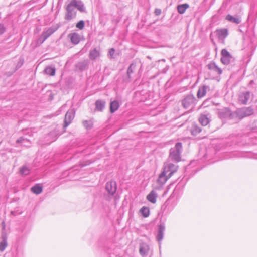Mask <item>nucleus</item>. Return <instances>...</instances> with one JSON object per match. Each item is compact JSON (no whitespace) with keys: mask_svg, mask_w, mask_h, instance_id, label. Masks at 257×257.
I'll return each instance as SVG.
<instances>
[{"mask_svg":"<svg viewBox=\"0 0 257 257\" xmlns=\"http://www.w3.org/2000/svg\"><path fill=\"white\" fill-rule=\"evenodd\" d=\"M76 9L81 12H85L86 9L84 3L80 0H72L66 7L64 18L67 21H71L77 15Z\"/></svg>","mask_w":257,"mask_h":257,"instance_id":"obj_1","label":"nucleus"},{"mask_svg":"<svg viewBox=\"0 0 257 257\" xmlns=\"http://www.w3.org/2000/svg\"><path fill=\"white\" fill-rule=\"evenodd\" d=\"M182 151V143L180 142L176 143L175 146L171 148L170 150L169 158L175 162H179L181 160V154Z\"/></svg>","mask_w":257,"mask_h":257,"instance_id":"obj_2","label":"nucleus"},{"mask_svg":"<svg viewBox=\"0 0 257 257\" xmlns=\"http://www.w3.org/2000/svg\"><path fill=\"white\" fill-rule=\"evenodd\" d=\"M253 113L254 110L251 107H244L237 109L235 111L236 118H238L239 119L249 116Z\"/></svg>","mask_w":257,"mask_h":257,"instance_id":"obj_3","label":"nucleus"},{"mask_svg":"<svg viewBox=\"0 0 257 257\" xmlns=\"http://www.w3.org/2000/svg\"><path fill=\"white\" fill-rule=\"evenodd\" d=\"M197 100L192 94H189L185 96L182 100V105L184 108L187 109L195 105Z\"/></svg>","mask_w":257,"mask_h":257,"instance_id":"obj_4","label":"nucleus"},{"mask_svg":"<svg viewBox=\"0 0 257 257\" xmlns=\"http://www.w3.org/2000/svg\"><path fill=\"white\" fill-rule=\"evenodd\" d=\"M221 61L224 65H228L234 60L233 57L225 49H223L221 50Z\"/></svg>","mask_w":257,"mask_h":257,"instance_id":"obj_5","label":"nucleus"},{"mask_svg":"<svg viewBox=\"0 0 257 257\" xmlns=\"http://www.w3.org/2000/svg\"><path fill=\"white\" fill-rule=\"evenodd\" d=\"M252 95L248 91H242L238 94V101L243 105L247 104Z\"/></svg>","mask_w":257,"mask_h":257,"instance_id":"obj_6","label":"nucleus"},{"mask_svg":"<svg viewBox=\"0 0 257 257\" xmlns=\"http://www.w3.org/2000/svg\"><path fill=\"white\" fill-rule=\"evenodd\" d=\"M178 166L171 163L167 162L164 163L163 171L171 177L173 174L178 170Z\"/></svg>","mask_w":257,"mask_h":257,"instance_id":"obj_7","label":"nucleus"},{"mask_svg":"<svg viewBox=\"0 0 257 257\" xmlns=\"http://www.w3.org/2000/svg\"><path fill=\"white\" fill-rule=\"evenodd\" d=\"M219 116L221 118L232 119L236 118L235 111L232 112L230 109L225 108L219 112Z\"/></svg>","mask_w":257,"mask_h":257,"instance_id":"obj_8","label":"nucleus"},{"mask_svg":"<svg viewBox=\"0 0 257 257\" xmlns=\"http://www.w3.org/2000/svg\"><path fill=\"white\" fill-rule=\"evenodd\" d=\"M105 189L110 195H113L117 190L116 183L114 181H110L106 184Z\"/></svg>","mask_w":257,"mask_h":257,"instance_id":"obj_9","label":"nucleus"},{"mask_svg":"<svg viewBox=\"0 0 257 257\" xmlns=\"http://www.w3.org/2000/svg\"><path fill=\"white\" fill-rule=\"evenodd\" d=\"M74 111L73 109L68 110L65 114L64 127H67L72 122L74 117Z\"/></svg>","mask_w":257,"mask_h":257,"instance_id":"obj_10","label":"nucleus"},{"mask_svg":"<svg viewBox=\"0 0 257 257\" xmlns=\"http://www.w3.org/2000/svg\"><path fill=\"white\" fill-rule=\"evenodd\" d=\"M207 67L211 72L214 73L216 75H220L222 73V69L219 68L216 63L212 61L207 65Z\"/></svg>","mask_w":257,"mask_h":257,"instance_id":"obj_11","label":"nucleus"},{"mask_svg":"<svg viewBox=\"0 0 257 257\" xmlns=\"http://www.w3.org/2000/svg\"><path fill=\"white\" fill-rule=\"evenodd\" d=\"M210 90V87L207 85H203L200 86L198 88L197 93V97L198 98L200 99L206 95V93Z\"/></svg>","mask_w":257,"mask_h":257,"instance_id":"obj_12","label":"nucleus"},{"mask_svg":"<svg viewBox=\"0 0 257 257\" xmlns=\"http://www.w3.org/2000/svg\"><path fill=\"white\" fill-rule=\"evenodd\" d=\"M165 230V226L164 223H161L159 225L158 234L156 236V239L158 242H160L163 238L164 233Z\"/></svg>","mask_w":257,"mask_h":257,"instance_id":"obj_13","label":"nucleus"},{"mask_svg":"<svg viewBox=\"0 0 257 257\" xmlns=\"http://www.w3.org/2000/svg\"><path fill=\"white\" fill-rule=\"evenodd\" d=\"M149 250V246L146 243H142L140 244L139 252L142 256H146Z\"/></svg>","mask_w":257,"mask_h":257,"instance_id":"obj_14","label":"nucleus"},{"mask_svg":"<svg viewBox=\"0 0 257 257\" xmlns=\"http://www.w3.org/2000/svg\"><path fill=\"white\" fill-rule=\"evenodd\" d=\"M170 177H169L168 174L163 171L159 176V177L157 179V182L160 185H162L164 184L166 181Z\"/></svg>","mask_w":257,"mask_h":257,"instance_id":"obj_15","label":"nucleus"},{"mask_svg":"<svg viewBox=\"0 0 257 257\" xmlns=\"http://www.w3.org/2000/svg\"><path fill=\"white\" fill-rule=\"evenodd\" d=\"M68 37L71 42L75 45L78 44L80 41V36L75 32L69 34Z\"/></svg>","mask_w":257,"mask_h":257,"instance_id":"obj_16","label":"nucleus"},{"mask_svg":"<svg viewBox=\"0 0 257 257\" xmlns=\"http://www.w3.org/2000/svg\"><path fill=\"white\" fill-rule=\"evenodd\" d=\"M89 61L88 60H84L79 62L76 65L77 69L80 71H83L87 69L88 67Z\"/></svg>","mask_w":257,"mask_h":257,"instance_id":"obj_17","label":"nucleus"},{"mask_svg":"<svg viewBox=\"0 0 257 257\" xmlns=\"http://www.w3.org/2000/svg\"><path fill=\"white\" fill-rule=\"evenodd\" d=\"M100 55V50L97 48H94L93 49L91 50L89 54V58L92 60H95L96 58L99 57Z\"/></svg>","mask_w":257,"mask_h":257,"instance_id":"obj_18","label":"nucleus"},{"mask_svg":"<svg viewBox=\"0 0 257 257\" xmlns=\"http://www.w3.org/2000/svg\"><path fill=\"white\" fill-rule=\"evenodd\" d=\"M215 33L219 39H223L228 35V31L226 29L217 30Z\"/></svg>","mask_w":257,"mask_h":257,"instance_id":"obj_19","label":"nucleus"},{"mask_svg":"<svg viewBox=\"0 0 257 257\" xmlns=\"http://www.w3.org/2000/svg\"><path fill=\"white\" fill-rule=\"evenodd\" d=\"M225 19L231 23L238 24L241 22V18L239 16L234 17L230 14H228L225 18Z\"/></svg>","mask_w":257,"mask_h":257,"instance_id":"obj_20","label":"nucleus"},{"mask_svg":"<svg viewBox=\"0 0 257 257\" xmlns=\"http://www.w3.org/2000/svg\"><path fill=\"white\" fill-rule=\"evenodd\" d=\"M2 241L0 242V251L3 252L7 246V238L5 233L2 234Z\"/></svg>","mask_w":257,"mask_h":257,"instance_id":"obj_21","label":"nucleus"},{"mask_svg":"<svg viewBox=\"0 0 257 257\" xmlns=\"http://www.w3.org/2000/svg\"><path fill=\"white\" fill-rule=\"evenodd\" d=\"M157 197V193L152 190L147 196V199L152 203H155L156 202V199Z\"/></svg>","mask_w":257,"mask_h":257,"instance_id":"obj_22","label":"nucleus"},{"mask_svg":"<svg viewBox=\"0 0 257 257\" xmlns=\"http://www.w3.org/2000/svg\"><path fill=\"white\" fill-rule=\"evenodd\" d=\"M105 102L104 100H98L95 102V109L97 111H102L105 107Z\"/></svg>","mask_w":257,"mask_h":257,"instance_id":"obj_23","label":"nucleus"},{"mask_svg":"<svg viewBox=\"0 0 257 257\" xmlns=\"http://www.w3.org/2000/svg\"><path fill=\"white\" fill-rule=\"evenodd\" d=\"M201 128L196 123H193L190 128L191 134L193 136H196L201 131Z\"/></svg>","mask_w":257,"mask_h":257,"instance_id":"obj_24","label":"nucleus"},{"mask_svg":"<svg viewBox=\"0 0 257 257\" xmlns=\"http://www.w3.org/2000/svg\"><path fill=\"white\" fill-rule=\"evenodd\" d=\"M200 123L203 126L207 125L210 122V119L206 115L201 114L199 118Z\"/></svg>","mask_w":257,"mask_h":257,"instance_id":"obj_25","label":"nucleus"},{"mask_svg":"<svg viewBox=\"0 0 257 257\" xmlns=\"http://www.w3.org/2000/svg\"><path fill=\"white\" fill-rule=\"evenodd\" d=\"M56 29L50 27L45 31H43L41 34L46 39L50 37L54 32H55Z\"/></svg>","mask_w":257,"mask_h":257,"instance_id":"obj_26","label":"nucleus"},{"mask_svg":"<svg viewBox=\"0 0 257 257\" xmlns=\"http://www.w3.org/2000/svg\"><path fill=\"white\" fill-rule=\"evenodd\" d=\"M119 107V104L117 101L114 100L111 102L110 105V111L111 113H114Z\"/></svg>","mask_w":257,"mask_h":257,"instance_id":"obj_27","label":"nucleus"},{"mask_svg":"<svg viewBox=\"0 0 257 257\" xmlns=\"http://www.w3.org/2000/svg\"><path fill=\"white\" fill-rule=\"evenodd\" d=\"M189 7V5L188 4H183L181 5H179L177 9L178 13L180 14H183L185 13L186 10Z\"/></svg>","mask_w":257,"mask_h":257,"instance_id":"obj_28","label":"nucleus"},{"mask_svg":"<svg viewBox=\"0 0 257 257\" xmlns=\"http://www.w3.org/2000/svg\"><path fill=\"white\" fill-rule=\"evenodd\" d=\"M140 212L145 218L148 217L150 215L149 208L146 206L142 207L140 210Z\"/></svg>","mask_w":257,"mask_h":257,"instance_id":"obj_29","label":"nucleus"},{"mask_svg":"<svg viewBox=\"0 0 257 257\" xmlns=\"http://www.w3.org/2000/svg\"><path fill=\"white\" fill-rule=\"evenodd\" d=\"M169 205H170V201L169 199L166 200L165 202L164 203V204L162 206V210L164 212L168 213L170 211H171L172 209V208H171L169 209Z\"/></svg>","mask_w":257,"mask_h":257,"instance_id":"obj_30","label":"nucleus"},{"mask_svg":"<svg viewBox=\"0 0 257 257\" xmlns=\"http://www.w3.org/2000/svg\"><path fill=\"white\" fill-rule=\"evenodd\" d=\"M31 191L36 194H39L42 192V187L39 184L35 185L31 188Z\"/></svg>","mask_w":257,"mask_h":257,"instance_id":"obj_31","label":"nucleus"},{"mask_svg":"<svg viewBox=\"0 0 257 257\" xmlns=\"http://www.w3.org/2000/svg\"><path fill=\"white\" fill-rule=\"evenodd\" d=\"M55 68L51 67H47L45 70V73L50 76H54L55 74Z\"/></svg>","mask_w":257,"mask_h":257,"instance_id":"obj_32","label":"nucleus"},{"mask_svg":"<svg viewBox=\"0 0 257 257\" xmlns=\"http://www.w3.org/2000/svg\"><path fill=\"white\" fill-rule=\"evenodd\" d=\"M136 69V64L132 63L127 69V75L129 79H131V74L134 72V70Z\"/></svg>","mask_w":257,"mask_h":257,"instance_id":"obj_33","label":"nucleus"},{"mask_svg":"<svg viewBox=\"0 0 257 257\" xmlns=\"http://www.w3.org/2000/svg\"><path fill=\"white\" fill-rule=\"evenodd\" d=\"M57 136L58 133H57V132L56 131H53L52 132H51L49 134L48 137L52 139V140H51V142H53L57 139L58 137Z\"/></svg>","mask_w":257,"mask_h":257,"instance_id":"obj_34","label":"nucleus"},{"mask_svg":"<svg viewBox=\"0 0 257 257\" xmlns=\"http://www.w3.org/2000/svg\"><path fill=\"white\" fill-rule=\"evenodd\" d=\"M20 173L23 175H28L30 173V169L25 166H23L20 170Z\"/></svg>","mask_w":257,"mask_h":257,"instance_id":"obj_35","label":"nucleus"},{"mask_svg":"<svg viewBox=\"0 0 257 257\" xmlns=\"http://www.w3.org/2000/svg\"><path fill=\"white\" fill-rule=\"evenodd\" d=\"M85 26V23L84 22V21L83 20H81L80 21H79L76 25V27L80 29V30H82L84 28Z\"/></svg>","mask_w":257,"mask_h":257,"instance_id":"obj_36","label":"nucleus"},{"mask_svg":"<svg viewBox=\"0 0 257 257\" xmlns=\"http://www.w3.org/2000/svg\"><path fill=\"white\" fill-rule=\"evenodd\" d=\"M83 124L87 129H89L92 127V123L90 121L85 120L83 122Z\"/></svg>","mask_w":257,"mask_h":257,"instance_id":"obj_37","label":"nucleus"},{"mask_svg":"<svg viewBox=\"0 0 257 257\" xmlns=\"http://www.w3.org/2000/svg\"><path fill=\"white\" fill-rule=\"evenodd\" d=\"M46 40V39L41 35L37 40V43L38 44L40 45L42 44Z\"/></svg>","mask_w":257,"mask_h":257,"instance_id":"obj_38","label":"nucleus"},{"mask_svg":"<svg viewBox=\"0 0 257 257\" xmlns=\"http://www.w3.org/2000/svg\"><path fill=\"white\" fill-rule=\"evenodd\" d=\"M6 28L3 24H0V35H2L5 33Z\"/></svg>","mask_w":257,"mask_h":257,"instance_id":"obj_39","label":"nucleus"},{"mask_svg":"<svg viewBox=\"0 0 257 257\" xmlns=\"http://www.w3.org/2000/svg\"><path fill=\"white\" fill-rule=\"evenodd\" d=\"M115 49L113 48H111L109 51V55L111 58L113 57V55L115 53Z\"/></svg>","mask_w":257,"mask_h":257,"instance_id":"obj_40","label":"nucleus"},{"mask_svg":"<svg viewBox=\"0 0 257 257\" xmlns=\"http://www.w3.org/2000/svg\"><path fill=\"white\" fill-rule=\"evenodd\" d=\"M25 141H27V140L22 137L19 138L16 142L18 143H23Z\"/></svg>","mask_w":257,"mask_h":257,"instance_id":"obj_41","label":"nucleus"},{"mask_svg":"<svg viewBox=\"0 0 257 257\" xmlns=\"http://www.w3.org/2000/svg\"><path fill=\"white\" fill-rule=\"evenodd\" d=\"M161 12L162 11H161V9H156L155 10L154 13H155L156 15L159 16V15H160L161 14Z\"/></svg>","mask_w":257,"mask_h":257,"instance_id":"obj_42","label":"nucleus"},{"mask_svg":"<svg viewBox=\"0 0 257 257\" xmlns=\"http://www.w3.org/2000/svg\"><path fill=\"white\" fill-rule=\"evenodd\" d=\"M2 225H3V229H5V222L4 221H3L2 222Z\"/></svg>","mask_w":257,"mask_h":257,"instance_id":"obj_43","label":"nucleus"}]
</instances>
